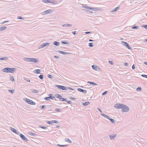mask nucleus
I'll return each instance as SVG.
<instances>
[{
	"instance_id": "nucleus-51",
	"label": "nucleus",
	"mask_w": 147,
	"mask_h": 147,
	"mask_svg": "<svg viewBox=\"0 0 147 147\" xmlns=\"http://www.w3.org/2000/svg\"><path fill=\"white\" fill-rule=\"evenodd\" d=\"M59 95L60 94H56L55 95V96L56 97V98H59Z\"/></svg>"
},
{
	"instance_id": "nucleus-22",
	"label": "nucleus",
	"mask_w": 147,
	"mask_h": 147,
	"mask_svg": "<svg viewBox=\"0 0 147 147\" xmlns=\"http://www.w3.org/2000/svg\"><path fill=\"white\" fill-rule=\"evenodd\" d=\"M87 83H89L90 84H92L93 86H96L97 85V84L96 83H94L93 82H91L90 81H88L87 82Z\"/></svg>"
},
{
	"instance_id": "nucleus-26",
	"label": "nucleus",
	"mask_w": 147,
	"mask_h": 147,
	"mask_svg": "<svg viewBox=\"0 0 147 147\" xmlns=\"http://www.w3.org/2000/svg\"><path fill=\"white\" fill-rule=\"evenodd\" d=\"M120 7H117L116 8H115L114 9H113L112 11V12H113L116 11L118 10L119 9Z\"/></svg>"
},
{
	"instance_id": "nucleus-5",
	"label": "nucleus",
	"mask_w": 147,
	"mask_h": 147,
	"mask_svg": "<svg viewBox=\"0 0 147 147\" xmlns=\"http://www.w3.org/2000/svg\"><path fill=\"white\" fill-rule=\"evenodd\" d=\"M121 44L123 45L125 47L129 49H131V48L129 45V44H128L126 42L124 41H122Z\"/></svg>"
},
{
	"instance_id": "nucleus-2",
	"label": "nucleus",
	"mask_w": 147,
	"mask_h": 147,
	"mask_svg": "<svg viewBox=\"0 0 147 147\" xmlns=\"http://www.w3.org/2000/svg\"><path fill=\"white\" fill-rule=\"evenodd\" d=\"M129 110V108L126 105L123 104V106L122 109V111L123 112H125L128 111Z\"/></svg>"
},
{
	"instance_id": "nucleus-52",
	"label": "nucleus",
	"mask_w": 147,
	"mask_h": 147,
	"mask_svg": "<svg viewBox=\"0 0 147 147\" xmlns=\"http://www.w3.org/2000/svg\"><path fill=\"white\" fill-rule=\"evenodd\" d=\"M14 92V90H10V92H11V94H13Z\"/></svg>"
},
{
	"instance_id": "nucleus-20",
	"label": "nucleus",
	"mask_w": 147,
	"mask_h": 147,
	"mask_svg": "<svg viewBox=\"0 0 147 147\" xmlns=\"http://www.w3.org/2000/svg\"><path fill=\"white\" fill-rule=\"evenodd\" d=\"M72 25L71 24H65L63 25V26L64 27H70L72 26Z\"/></svg>"
},
{
	"instance_id": "nucleus-35",
	"label": "nucleus",
	"mask_w": 147,
	"mask_h": 147,
	"mask_svg": "<svg viewBox=\"0 0 147 147\" xmlns=\"http://www.w3.org/2000/svg\"><path fill=\"white\" fill-rule=\"evenodd\" d=\"M50 3H51L55 4H57V2L56 1L53 0H51V1Z\"/></svg>"
},
{
	"instance_id": "nucleus-42",
	"label": "nucleus",
	"mask_w": 147,
	"mask_h": 147,
	"mask_svg": "<svg viewBox=\"0 0 147 147\" xmlns=\"http://www.w3.org/2000/svg\"><path fill=\"white\" fill-rule=\"evenodd\" d=\"M43 77H44V76L42 74H41L39 76V78L40 79H42V80L43 79Z\"/></svg>"
},
{
	"instance_id": "nucleus-36",
	"label": "nucleus",
	"mask_w": 147,
	"mask_h": 147,
	"mask_svg": "<svg viewBox=\"0 0 147 147\" xmlns=\"http://www.w3.org/2000/svg\"><path fill=\"white\" fill-rule=\"evenodd\" d=\"M90 104V102L88 101L86 102H85L83 103V105L84 106H87Z\"/></svg>"
},
{
	"instance_id": "nucleus-43",
	"label": "nucleus",
	"mask_w": 147,
	"mask_h": 147,
	"mask_svg": "<svg viewBox=\"0 0 147 147\" xmlns=\"http://www.w3.org/2000/svg\"><path fill=\"white\" fill-rule=\"evenodd\" d=\"M55 110L56 111H57V112H61V109H58V108H56V109H55Z\"/></svg>"
},
{
	"instance_id": "nucleus-60",
	"label": "nucleus",
	"mask_w": 147,
	"mask_h": 147,
	"mask_svg": "<svg viewBox=\"0 0 147 147\" xmlns=\"http://www.w3.org/2000/svg\"><path fill=\"white\" fill-rule=\"evenodd\" d=\"M97 109L101 113H102V111L100 109L98 108H97Z\"/></svg>"
},
{
	"instance_id": "nucleus-16",
	"label": "nucleus",
	"mask_w": 147,
	"mask_h": 147,
	"mask_svg": "<svg viewBox=\"0 0 147 147\" xmlns=\"http://www.w3.org/2000/svg\"><path fill=\"white\" fill-rule=\"evenodd\" d=\"M40 69H36L34 70L33 71V72L36 74H38L40 73Z\"/></svg>"
},
{
	"instance_id": "nucleus-23",
	"label": "nucleus",
	"mask_w": 147,
	"mask_h": 147,
	"mask_svg": "<svg viewBox=\"0 0 147 147\" xmlns=\"http://www.w3.org/2000/svg\"><path fill=\"white\" fill-rule=\"evenodd\" d=\"M30 90L34 93H38V90L34 89H31Z\"/></svg>"
},
{
	"instance_id": "nucleus-55",
	"label": "nucleus",
	"mask_w": 147,
	"mask_h": 147,
	"mask_svg": "<svg viewBox=\"0 0 147 147\" xmlns=\"http://www.w3.org/2000/svg\"><path fill=\"white\" fill-rule=\"evenodd\" d=\"M24 78V79L26 80V81H27V82H30V79H28V78Z\"/></svg>"
},
{
	"instance_id": "nucleus-28",
	"label": "nucleus",
	"mask_w": 147,
	"mask_h": 147,
	"mask_svg": "<svg viewBox=\"0 0 147 147\" xmlns=\"http://www.w3.org/2000/svg\"><path fill=\"white\" fill-rule=\"evenodd\" d=\"M51 0H42V1L44 3H50Z\"/></svg>"
},
{
	"instance_id": "nucleus-49",
	"label": "nucleus",
	"mask_w": 147,
	"mask_h": 147,
	"mask_svg": "<svg viewBox=\"0 0 147 147\" xmlns=\"http://www.w3.org/2000/svg\"><path fill=\"white\" fill-rule=\"evenodd\" d=\"M49 99L50 98L49 96V97H45L44 98V99L46 100H49Z\"/></svg>"
},
{
	"instance_id": "nucleus-54",
	"label": "nucleus",
	"mask_w": 147,
	"mask_h": 147,
	"mask_svg": "<svg viewBox=\"0 0 147 147\" xmlns=\"http://www.w3.org/2000/svg\"><path fill=\"white\" fill-rule=\"evenodd\" d=\"M141 76L142 77L147 78V75L142 74L141 75Z\"/></svg>"
},
{
	"instance_id": "nucleus-31",
	"label": "nucleus",
	"mask_w": 147,
	"mask_h": 147,
	"mask_svg": "<svg viewBox=\"0 0 147 147\" xmlns=\"http://www.w3.org/2000/svg\"><path fill=\"white\" fill-rule=\"evenodd\" d=\"M7 28L6 26H3L2 27H0V31L6 29Z\"/></svg>"
},
{
	"instance_id": "nucleus-34",
	"label": "nucleus",
	"mask_w": 147,
	"mask_h": 147,
	"mask_svg": "<svg viewBox=\"0 0 147 147\" xmlns=\"http://www.w3.org/2000/svg\"><path fill=\"white\" fill-rule=\"evenodd\" d=\"M39 127L40 128H42V129H47V127H45V126H41V125H39Z\"/></svg>"
},
{
	"instance_id": "nucleus-59",
	"label": "nucleus",
	"mask_w": 147,
	"mask_h": 147,
	"mask_svg": "<svg viewBox=\"0 0 147 147\" xmlns=\"http://www.w3.org/2000/svg\"><path fill=\"white\" fill-rule=\"evenodd\" d=\"M76 32H77L76 31H74L72 32V33L75 35L76 34H77Z\"/></svg>"
},
{
	"instance_id": "nucleus-25",
	"label": "nucleus",
	"mask_w": 147,
	"mask_h": 147,
	"mask_svg": "<svg viewBox=\"0 0 147 147\" xmlns=\"http://www.w3.org/2000/svg\"><path fill=\"white\" fill-rule=\"evenodd\" d=\"M10 80L12 82L15 81V79L12 75H10Z\"/></svg>"
},
{
	"instance_id": "nucleus-10",
	"label": "nucleus",
	"mask_w": 147,
	"mask_h": 147,
	"mask_svg": "<svg viewBox=\"0 0 147 147\" xmlns=\"http://www.w3.org/2000/svg\"><path fill=\"white\" fill-rule=\"evenodd\" d=\"M19 136L20 138L24 140H25V141H28V140L26 138L23 134H20L19 135Z\"/></svg>"
},
{
	"instance_id": "nucleus-17",
	"label": "nucleus",
	"mask_w": 147,
	"mask_h": 147,
	"mask_svg": "<svg viewBox=\"0 0 147 147\" xmlns=\"http://www.w3.org/2000/svg\"><path fill=\"white\" fill-rule=\"evenodd\" d=\"M90 9L93 10L94 11H97L100 10V9H98L97 7H90Z\"/></svg>"
},
{
	"instance_id": "nucleus-33",
	"label": "nucleus",
	"mask_w": 147,
	"mask_h": 147,
	"mask_svg": "<svg viewBox=\"0 0 147 147\" xmlns=\"http://www.w3.org/2000/svg\"><path fill=\"white\" fill-rule=\"evenodd\" d=\"M57 145L58 146H59L60 147H67L68 146V145H60L59 144H57Z\"/></svg>"
},
{
	"instance_id": "nucleus-41",
	"label": "nucleus",
	"mask_w": 147,
	"mask_h": 147,
	"mask_svg": "<svg viewBox=\"0 0 147 147\" xmlns=\"http://www.w3.org/2000/svg\"><path fill=\"white\" fill-rule=\"evenodd\" d=\"M139 28V27L138 26H132V28L133 29H138Z\"/></svg>"
},
{
	"instance_id": "nucleus-30",
	"label": "nucleus",
	"mask_w": 147,
	"mask_h": 147,
	"mask_svg": "<svg viewBox=\"0 0 147 147\" xmlns=\"http://www.w3.org/2000/svg\"><path fill=\"white\" fill-rule=\"evenodd\" d=\"M65 141L66 142H69V143H71L72 142L70 140H69V138H66L65 139Z\"/></svg>"
},
{
	"instance_id": "nucleus-48",
	"label": "nucleus",
	"mask_w": 147,
	"mask_h": 147,
	"mask_svg": "<svg viewBox=\"0 0 147 147\" xmlns=\"http://www.w3.org/2000/svg\"><path fill=\"white\" fill-rule=\"evenodd\" d=\"M88 46L89 47H93V46L92 43H90L88 44Z\"/></svg>"
},
{
	"instance_id": "nucleus-9",
	"label": "nucleus",
	"mask_w": 147,
	"mask_h": 147,
	"mask_svg": "<svg viewBox=\"0 0 147 147\" xmlns=\"http://www.w3.org/2000/svg\"><path fill=\"white\" fill-rule=\"evenodd\" d=\"M10 129L13 132L16 133L17 134H19V133L17 131V130L11 127H10Z\"/></svg>"
},
{
	"instance_id": "nucleus-63",
	"label": "nucleus",
	"mask_w": 147,
	"mask_h": 147,
	"mask_svg": "<svg viewBox=\"0 0 147 147\" xmlns=\"http://www.w3.org/2000/svg\"><path fill=\"white\" fill-rule=\"evenodd\" d=\"M91 32H85V33L86 34H88L90 33Z\"/></svg>"
},
{
	"instance_id": "nucleus-62",
	"label": "nucleus",
	"mask_w": 147,
	"mask_h": 147,
	"mask_svg": "<svg viewBox=\"0 0 147 147\" xmlns=\"http://www.w3.org/2000/svg\"><path fill=\"white\" fill-rule=\"evenodd\" d=\"M67 100V99L64 98H62L61 100L62 101H64V100Z\"/></svg>"
},
{
	"instance_id": "nucleus-64",
	"label": "nucleus",
	"mask_w": 147,
	"mask_h": 147,
	"mask_svg": "<svg viewBox=\"0 0 147 147\" xmlns=\"http://www.w3.org/2000/svg\"><path fill=\"white\" fill-rule=\"evenodd\" d=\"M132 69H134L135 68V66L134 64L132 65Z\"/></svg>"
},
{
	"instance_id": "nucleus-7",
	"label": "nucleus",
	"mask_w": 147,
	"mask_h": 147,
	"mask_svg": "<svg viewBox=\"0 0 147 147\" xmlns=\"http://www.w3.org/2000/svg\"><path fill=\"white\" fill-rule=\"evenodd\" d=\"M49 45V43L48 42L43 43L41 45H40V46L38 48V49H40L44 48L46 46H48Z\"/></svg>"
},
{
	"instance_id": "nucleus-53",
	"label": "nucleus",
	"mask_w": 147,
	"mask_h": 147,
	"mask_svg": "<svg viewBox=\"0 0 147 147\" xmlns=\"http://www.w3.org/2000/svg\"><path fill=\"white\" fill-rule=\"evenodd\" d=\"M107 91H105L104 92H103L102 93V95H104L106 94H107Z\"/></svg>"
},
{
	"instance_id": "nucleus-24",
	"label": "nucleus",
	"mask_w": 147,
	"mask_h": 147,
	"mask_svg": "<svg viewBox=\"0 0 147 147\" xmlns=\"http://www.w3.org/2000/svg\"><path fill=\"white\" fill-rule=\"evenodd\" d=\"M92 67L93 68V69L94 70H97L98 67L96 66L95 65H92Z\"/></svg>"
},
{
	"instance_id": "nucleus-32",
	"label": "nucleus",
	"mask_w": 147,
	"mask_h": 147,
	"mask_svg": "<svg viewBox=\"0 0 147 147\" xmlns=\"http://www.w3.org/2000/svg\"><path fill=\"white\" fill-rule=\"evenodd\" d=\"M113 123H114L115 122V121L113 119L111 118L110 117L109 119H108Z\"/></svg>"
},
{
	"instance_id": "nucleus-58",
	"label": "nucleus",
	"mask_w": 147,
	"mask_h": 147,
	"mask_svg": "<svg viewBox=\"0 0 147 147\" xmlns=\"http://www.w3.org/2000/svg\"><path fill=\"white\" fill-rule=\"evenodd\" d=\"M6 57H3L1 58V60H4L6 59Z\"/></svg>"
},
{
	"instance_id": "nucleus-3",
	"label": "nucleus",
	"mask_w": 147,
	"mask_h": 147,
	"mask_svg": "<svg viewBox=\"0 0 147 147\" xmlns=\"http://www.w3.org/2000/svg\"><path fill=\"white\" fill-rule=\"evenodd\" d=\"M24 99L25 101L29 104L33 105H35L36 104V103L34 102L31 100L26 98H24Z\"/></svg>"
},
{
	"instance_id": "nucleus-15",
	"label": "nucleus",
	"mask_w": 147,
	"mask_h": 147,
	"mask_svg": "<svg viewBox=\"0 0 147 147\" xmlns=\"http://www.w3.org/2000/svg\"><path fill=\"white\" fill-rule=\"evenodd\" d=\"M58 52H59V53H61L63 55H67L70 54L69 53L61 51H58Z\"/></svg>"
},
{
	"instance_id": "nucleus-44",
	"label": "nucleus",
	"mask_w": 147,
	"mask_h": 147,
	"mask_svg": "<svg viewBox=\"0 0 147 147\" xmlns=\"http://www.w3.org/2000/svg\"><path fill=\"white\" fill-rule=\"evenodd\" d=\"M61 43L62 44H68V45L69 44V42H67L66 41H61Z\"/></svg>"
},
{
	"instance_id": "nucleus-61",
	"label": "nucleus",
	"mask_w": 147,
	"mask_h": 147,
	"mask_svg": "<svg viewBox=\"0 0 147 147\" xmlns=\"http://www.w3.org/2000/svg\"><path fill=\"white\" fill-rule=\"evenodd\" d=\"M70 98L71 99H72V100H76V98H73L72 97H70Z\"/></svg>"
},
{
	"instance_id": "nucleus-37",
	"label": "nucleus",
	"mask_w": 147,
	"mask_h": 147,
	"mask_svg": "<svg viewBox=\"0 0 147 147\" xmlns=\"http://www.w3.org/2000/svg\"><path fill=\"white\" fill-rule=\"evenodd\" d=\"M82 7L83 8H84L88 9H90V7H89L88 6H87L85 5H83Z\"/></svg>"
},
{
	"instance_id": "nucleus-19",
	"label": "nucleus",
	"mask_w": 147,
	"mask_h": 147,
	"mask_svg": "<svg viewBox=\"0 0 147 147\" xmlns=\"http://www.w3.org/2000/svg\"><path fill=\"white\" fill-rule=\"evenodd\" d=\"M100 114L103 117H104L105 118H107V119H109V117L107 115L105 114H103V113H101Z\"/></svg>"
},
{
	"instance_id": "nucleus-29",
	"label": "nucleus",
	"mask_w": 147,
	"mask_h": 147,
	"mask_svg": "<svg viewBox=\"0 0 147 147\" xmlns=\"http://www.w3.org/2000/svg\"><path fill=\"white\" fill-rule=\"evenodd\" d=\"M53 44L54 45H56L57 46H59V42H58L55 41L53 42Z\"/></svg>"
},
{
	"instance_id": "nucleus-47",
	"label": "nucleus",
	"mask_w": 147,
	"mask_h": 147,
	"mask_svg": "<svg viewBox=\"0 0 147 147\" xmlns=\"http://www.w3.org/2000/svg\"><path fill=\"white\" fill-rule=\"evenodd\" d=\"M47 77L48 78L51 79H52L53 77L52 75L49 74L47 75Z\"/></svg>"
},
{
	"instance_id": "nucleus-21",
	"label": "nucleus",
	"mask_w": 147,
	"mask_h": 147,
	"mask_svg": "<svg viewBox=\"0 0 147 147\" xmlns=\"http://www.w3.org/2000/svg\"><path fill=\"white\" fill-rule=\"evenodd\" d=\"M28 133L30 135L34 137L37 136V134H36L30 131L28 132Z\"/></svg>"
},
{
	"instance_id": "nucleus-12",
	"label": "nucleus",
	"mask_w": 147,
	"mask_h": 147,
	"mask_svg": "<svg viewBox=\"0 0 147 147\" xmlns=\"http://www.w3.org/2000/svg\"><path fill=\"white\" fill-rule=\"evenodd\" d=\"M17 70V68H10V73H13Z\"/></svg>"
},
{
	"instance_id": "nucleus-38",
	"label": "nucleus",
	"mask_w": 147,
	"mask_h": 147,
	"mask_svg": "<svg viewBox=\"0 0 147 147\" xmlns=\"http://www.w3.org/2000/svg\"><path fill=\"white\" fill-rule=\"evenodd\" d=\"M47 123L51 125H52L53 124V121H47Z\"/></svg>"
},
{
	"instance_id": "nucleus-4",
	"label": "nucleus",
	"mask_w": 147,
	"mask_h": 147,
	"mask_svg": "<svg viewBox=\"0 0 147 147\" xmlns=\"http://www.w3.org/2000/svg\"><path fill=\"white\" fill-rule=\"evenodd\" d=\"M123 106V104L121 103H117L114 105V107L117 109H122Z\"/></svg>"
},
{
	"instance_id": "nucleus-18",
	"label": "nucleus",
	"mask_w": 147,
	"mask_h": 147,
	"mask_svg": "<svg viewBox=\"0 0 147 147\" xmlns=\"http://www.w3.org/2000/svg\"><path fill=\"white\" fill-rule=\"evenodd\" d=\"M53 94H49V98L52 100H53L55 98V97L54 96H53Z\"/></svg>"
},
{
	"instance_id": "nucleus-56",
	"label": "nucleus",
	"mask_w": 147,
	"mask_h": 147,
	"mask_svg": "<svg viewBox=\"0 0 147 147\" xmlns=\"http://www.w3.org/2000/svg\"><path fill=\"white\" fill-rule=\"evenodd\" d=\"M109 63L111 65H113V61H109Z\"/></svg>"
},
{
	"instance_id": "nucleus-14",
	"label": "nucleus",
	"mask_w": 147,
	"mask_h": 147,
	"mask_svg": "<svg viewBox=\"0 0 147 147\" xmlns=\"http://www.w3.org/2000/svg\"><path fill=\"white\" fill-rule=\"evenodd\" d=\"M77 90L79 91V92H82L84 93H86L87 92L86 90H83L80 88H78L77 89Z\"/></svg>"
},
{
	"instance_id": "nucleus-1",
	"label": "nucleus",
	"mask_w": 147,
	"mask_h": 147,
	"mask_svg": "<svg viewBox=\"0 0 147 147\" xmlns=\"http://www.w3.org/2000/svg\"><path fill=\"white\" fill-rule=\"evenodd\" d=\"M24 60L27 62L29 61L33 63H37L38 62V60L36 59L32 58L24 57Z\"/></svg>"
},
{
	"instance_id": "nucleus-27",
	"label": "nucleus",
	"mask_w": 147,
	"mask_h": 147,
	"mask_svg": "<svg viewBox=\"0 0 147 147\" xmlns=\"http://www.w3.org/2000/svg\"><path fill=\"white\" fill-rule=\"evenodd\" d=\"M65 89L64 90H74V89L70 88L69 87H65Z\"/></svg>"
},
{
	"instance_id": "nucleus-39",
	"label": "nucleus",
	"mask_w": 147,
	"mask_h": 147,
	"mask_svg": "<svg viewBox=\"0 0 147 147\" xmlns=\"http://www.w3.org/2000/svg\"><path fill=\"white\" fill-rule=\"evenodd\" d=\"M84 11H87L89 13H93L92 11H90V10H86L85 9H82Z\"/></svg>"
},
{
	"instance_id": "nucleus-11",
	"label": "nucleus",
	"mask_w": 147,
	"mask_h": 147,
	"mask_svg": "<svg viewBox=\"0 0 147 147\" xmlns=\"http://www.w3.org/2000/svg\"><path fill=\"white\" fill-rule=\"evenodd\" d=\"M117 134H113L112 135H109L110 139L111 140H114L117 136Z\"/></svg>"
},
{
	"instance_id": "nucleus-40",
	"label": "nucleus",
	"mask_w": 147,
	"mask_h": 147,
	"mask_svg": "<svg viewBox=\"0 0 147 147\" xmlns=\"http://www.w3.org/2000/svg\"><path fill=\"white\" fill-rule=\"evenodd\" d=\"M40 107L42 109H44L46 107V106L45 105H43L42 106H40Z\"/></svg>"
},
{
	"instance_id": "nucleus-50",
	"label": "nucleus",
	"mask_w": 147,
	"mask_h": 147,
	"mask_svg": "<svg viewBox=\"0 0 147 147\" xmlns=\"http://www.w3.org/2000/svg\"><path fill=\"white\" fill-rule=\"evenodd\" d=\"M142 27H144L147 29V25H142Z\"/></svg>"
},
{
	"instance_id": "nucleus-45",
	"label": "nucleus",
	"mask_w": 147,
	"mask_h": 147,
	"mask_svg": "<svg viewBox=\"0 0 147 147\" xmlns=\"http://www.w3.org/2000/svg\"><path fill=\"white\" fill-rule=\"evenodd\" d=\"M142 90L141 88L140 87H138L136 89L137 91H140Z\"/></svg>"
},
{
	"instance_id": "nucleus-8",
	"label": "nucleus",
	"mask_w": 147,
	"mask_h": 147,
	"mask_svg": "<svg viewBox=\"0 0 147 147\" xmlns=\"http://www.w3.org/2000/svg\"><path fill=\"white\" fill-rule=\"evenodd\" d=\"M55 86L61 90H64L65 89V87L64 86L57 85Z\"/></svg>"
},
{
	"instance_id": "nucleus-46",
	"label": "nucleus",
	"mask_w": 147,
	"mask_h": 147,
	"mask_svg": "<svg viewBox=\"0 0 147 147\" xmlns=\"http://www.w3.org/2000/svg\"><path fill=\"white\" fill-rule=\"evenodd\" d=\"M17 19H18L24 20V19L22 17L20 16H18L17 17Z\"/></svg>"
},
{
	"instance_id": "nucleus-57",
	"label": "nucleus",
	"mask_w": 147,
	"mask_h": 147,
	"mask_svg": "<svg viewBox=\"0 0 147 147\" xmlns=\"http://www.w3.org/2000/svg\"><path fill=\"white\" fill-rule=\"evenodd\" d=\"M53 123H58V122L56 120H53Z\"/></svg>"
},
{
	"instance_id": "nucleus-13",
	"label": "nucleus",
	"mask_w": 147,
	"mask_h": 147,
	"mask_svg": "<svg viewBox=\"0 0 147 147\" xmlns=\"http://www.w3.org/2000/svg\"><path fill=\"white\" fill-rule=\"evenodd\" d=\"M3 71L5 72H9V67H6L4 68L2 70Z\"/></svg>"
},
{
	"instance_id": "nucleus-6",
	"label": "nucleus",
	"mask_w": 147,
	"mask_h": 147,
	"mask_svg": "<svg viewBox=\"0 0 147 147\" xmlns=\"http://www.w3.org/2000/svg\"><path fill=\"white\" fill-rule=\"evenodd\" d=\"M53 11V10L52 9H48L43 12L42 13V15H44L45 14H48L49 13H51Z\"/></svg>"
}]
</instances>
